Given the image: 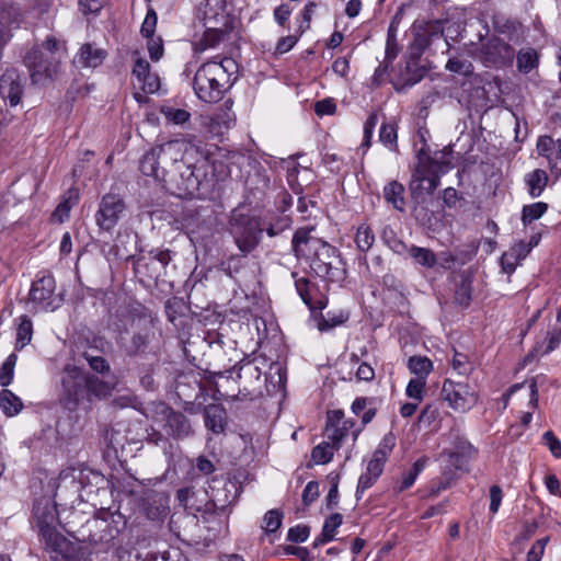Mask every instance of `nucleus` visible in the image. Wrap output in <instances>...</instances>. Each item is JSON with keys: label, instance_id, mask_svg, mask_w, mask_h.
I'll return each mask as SVG.
<instances>
[{"label": "nucleus", "instance_id": "38", "mask_svg": "<svg viewBox=\"0 0 561 561\" xmlns=\"http://www.w3.org/2000/svg\"><path fill=\"white\" fill-rule=\"evenodd\" d=\"M355 242L362 252H367L375 242L373 230L366 225L359 226L357 228Z\"/></svg>", "mask_w": 561, "mask_h": 561}, {"label": "nucleus", "instance_id": "50", "mask_svg": "<svg viewBox=\"0 0 561 561\" xmlns=\"http://www.w3.org/2000/svg\"><path fill=\"white\" fill-rule=\"evenodd\" d=\"M135 271L138 274H145L150 278H157L160 272L156 268V263H151L150 255L147 257H139L135 262Z\"/></svg>", "mask_w": 561, "mask_h": 561}, {"label": "nucleus", "instance_id": "15", "mask_svg": "<svg viewBox=\"0 0 561 561\" xmlns=\"http://www.w3.org/2000/svg\"><path fill=\"white\" fill-rule=\"evenodd\" d=\"M133 77L134 85L138 87L144 93H156L160 89V78L151 71L150 64L138 53L134 54Z\"/></svg>", "mask_w": 561, "mask_h": 561}, {"label": "nucleus", "instance_id": "49", "mask_svg": "<svg viewBox=\"0 0 561 561\" xmlns=\"http://www.w3.org/2000/svg\"><path fill=\"white\" fill-rule=\"evenodd\" d=\"M399 53V47L397 43V27L394 26V23L391 22L388 34H387V42H386V59L389 61L393 60Z\"/></svg>", "mask_w": 561, "mask_h": 561}, {"label": "nucleus", "instance_id": "22", "mask_svg": "<svg viewBox=\"0 0 561 561\" xmlns=\"http://www.w3.org/2000/svg\"><path fill=\"white\" fill-rule=\"evenodd\" d=\"M225 410L220 405H208L204 411L205 426L213 433L219 434L225 430Z\"/></svg>", "mask_w": 561, "mask_h": 561}, {"label": "nucleus", "instance_id": "42", "mask_svg": "<svg viewBox=\"0 0 561 561\" xmlns=\"http://www.w3.org/2000/svg\"><path fill=\"white\" fill-rule=\"evenodd\" d=\"M18 15V10L13 7H10L9 9H0V41L3 43L7 41V37L9 36L8 31L10 30L11 25L15 23V20H11L12 16Z\"/></svg>", "mask_w": 561, "mask_h": 561}, {"label": "nucleus", "instance_id": "12", "mask_svg": "<svg viewBox=\"0 0 561 561\" xmlns=\"http://www.w3.org/2000/svg\"><path fill=\"white\" fill-rule=\"evenodd\" d=\"M55 290L56 282L51 275L38 276L32 284L30 299L38 309L55 310L61 302Z\"/></svg>", "mask_w": 561, "mask_h": 561}, {"label": "nucleus", "instance_id": "18", "mask_svg": "<svg viewBox=\"0 0 561 561\" xmlns=\"http://www.w3.org/2000/svg\"><path fill=\"white\" fill-rule=\"evenodd\" d=\"M87 526L90 531L94 530L90 534V541L94 545L108 547L118 535L117 527L105 519H93Z\"/></svg>", "mask_w": 561, "mask_h": 561}, {"label": "nucleus", "instance_id": "35", "mask_svg": "<svg viewBox=\"0 0 561 561\" xmlns=\"http://www.w3.org/2000/svg\"><path fill=\"white\" fill-rule=\"evenodd\" d=\"M548 209V205L543 202H537L523 207L522 221L529 225L534 220L539 219Z\"/></svg>", "mask_w": 561, "mask_h": 561}, {"label": "nucleus", "instance_id": "14", "mask_svg": "<svg viewBox=\"0 0 561 561\" xmlns=\"http://www.w3.org/2000/svg\"><path fill=\"white\" fill-rule=\"evenodd\" d=\"M124 210L125 203L119 195H104L95 214L96 225L106 231L113 229L119 221Z\"/></svg>", "mask_w": 561, "mask_h": 561}, {"label": "nucleus", "instance_id": "58", "mask_svg": "<svg viewBox=\"0 0 561 561\" xmlns=\"http://www.w3.org/2000/svg\"><path fill=\"white\" fill-rule=\"evenodd\" d=\"M557 147V140H554L550 136H540L536 144V150L539 156L547 157L556 149Z\"/></svg>", "mask_w": 561, "mask_h": 561}, {"label": "nucleus", "instance_id": "59", "mask_svg": "<svg viewBox=\"0 0 561 561\" xmlns=\"http://www.w3.org/2000/svg\"><path fill=\"white\" fill-rule=\"evenodd\" d=\"M519 262L520 261L515 256L514 253H511V251L504 252L500 259L502 271L507 275H511L515 272Z\"/></svg>", "mask_w": 561, "mask_h": 561}, {"label": "nucleus", "instance_id": "55", "mask_svg": "<svg viewBox=\"0 0 561 561\" xmlns=\"http://www.w3.org/2000/svg\"><path fill=\"white\" fill-rule=\"evenodd\" d=\"M550 172L559 178L561 175V139L557 140L556 149L547 157Z\"/></svg>", "mask_w": 561, "mask_h": 561}, {"label": "nucleus", "instance_id": "29", "mask_svg": "<svg viewBox=\"0 0 561 561\" xmlns=\"http://www.w3.org/2000/svg\"><path fill=\"white\" fill-rule=\"evenodd\" d=\"M408 254L417 264H420L426 268H433L437 263L435 253L431 249H427V248L411 245L408 249Z\"/></svg>", "mask_w": 561, "mask_h": 561}, {"label": "nucleus", "instance_id": "54", "mask_svg": "<svg viewBox=\"0 0 561 561\" xmlns=\"http://www.w3.org/2000/svg\"><path fill=\"white\" fill-rule=\"evenodd\" d=\"M158 16L152 8H149L145 20L142 22L140 32L144 37L150 38L153 36L157 26Z\"/></svg>", "mask_w": 561, "mask_h": 561}, {"label": "nucleus", "instance_id": "4", "mask_svg": "<svg viewBox=\"0 0 561 561\" xmlns=\"http://www.w3.org/2000/svg\"><path fill=\"white\" fill-rule=\"evenodd\" d=\"M33 514L46 549L66 560H71L73 558L71 542L56 528L58 523L56 504L47 497L38 499L34 503Z\"/></svg>", "mask_w": 561, "mask_h": 561}, {"label": "nucleus", "instance_id": "19", "mask_svg": "<svg viewBox=\"0 0 561 561\" xmlns=\"http://www.w3.org/2000/svg\"><path fill=\"white\" fill-rule=\"evenodd\" d=\"M162 413L165 415V427L168 432L175 437L190 435L191 425L186 416L181 412H175L167 405H162Z\"/></svg>", "mask_w": 561, "mask_h": 561}, {"label": "nucleus", "instance_id": "60", "mask_svg": "<svg viewBox=\"0 0 561 561\" xmlns=\"http://www.w3.org/2000/svg\"><path fill=\"white\" fill-rule=\"evenodd\" d=\"M325 434L330 443L333 444V447L336 449L340 448L341 443L346 437V434L343 432V430H341L339 425L334 424L327 426Z\"/></svg>", "mask_w": 561, "mask_h": 561}, {"label": "nucleus", "instance_id": "61", "mask_svg": "<svg viewBox=\"0 0 561 561\" xmlns=\"http://www.w3.org/2000/svg\"><path fill=\"white\" fill-rule=\"evenodd\" d=\"M309 537V528L305 525L291 527L287 534V540L291 542H304Z\"/></svg>", "mask_w": 561, "mask_h": 561}, {"label": "nucleus", "instance_id": "44", "mask_svg": "<svg viewBox=\"0 0 561 561\" xmlns=\"http://www.w3.org/2000/svg\"><path fill=\"white\" fill-rule=\"evenodd\" d=\"M121 342L128 355H134L142 351L147 344V336L137 333L134 334L129 341H126L124 336H121Z\"/></svg>", "mask_w": 561, "mask_h": 561}, {"label": "nucleus", "instance_id": "43", "mask_svg": "<svg viewBox=\"0 0 561 561\" xmlns=\"http://www.w3.org/2000/svg\"><path fill=\"white\" fill-rule=\"evenodd\" d=\"M561 342V329H553L547 332V336L542 345L536 347L537 352H541L542 355L549 354L554 351Z\"/></svg>", "mask_w": 561, "mask_h": 561}, {"label": "nucleus", "instance_id": "6", "mask_svg": "<svg viewBox=\"0 0 561 561\" xmlns=\"http://www.w3.org/2000/svg\"><path fill=\"white\" fill-rule=\"evenodd\" d=\"M187 146L188 144L183 140H170L151 148L140 159V172L163 183L170 162L181 159L182 152L186 150Z\"/></svg>", "mask_w": 561, "mask_h": 561}, {"label": "nucleus", "instance_id": "51", "mask_svg": "<svg viewBox=\"0 0 561 561\" xmlns=\"http://www.w3.org/2000/svg\"><path fill=\"white\" fill-rule=\"evenodd\" d=\"M162 499L148 501L145 506L146 515L151 520H159L165 514V505L161 502Z\"/></svg>", "mask_w": 561, "mask_h": 561}, {"label": "nucleus", "instance_id": "8", "mask_svg": "<svg viewBox=\"0 0 561 561\" xmlns=\"http://www.w3.org/2000/svg\"><path fill=\"white\" fill-rule=\"evenodd\" d=\"M229 225L234 243L244 255L252 252L259 245L263 230L255 217L234 209Z\"/></svg>", "mask_w": 561, "mask_h": 561}, {"label": "nucleus", "instance_id": "36", "mask_svg": "<svg viewBox=\"0 0 561 561\" xmlns=\"http://www.w3.org/2000/svg\"><path fill=\"white\" fill-rule=\"evenodd\" d=\"M283 517V513L279 510L267 511L261 525L264 533L267 535L275 533L280 527Z\"/></svg>", "mask_w": 561, "mask_h": 561}, {"label": "nucleus", "instance_id": "45", "mask_svg": "<svg viewBox=\"0 0 561 561\" xmlns=\"http://www.w3.org/2000/svg\"><path fill=\"white\" fill-rule=\"evenodd\" d=\"M333 449L336 448L333 447V444H331L330 442L322 443L312 449L311 458L317 463H327L333 457Z\"/></svg>", "mask_w": 561, "mask_h": 561}, {"label": "nucleus", "instance_id": "26", "mask_svg": "<svg viewBox=\"0 0 561 561\" xmlns=\"http://www.w3.org/2000/svg\"><path fill=\"white\" fill-rule=\"evenodd\" d=\"M383 196L396 209H404V186L401 183L397 181L388 183L383 188Z\"/></svg>", "mask_w": 561, "mask_h": 561}, {"label": "nucleus", "instance_id": "34", "mask_svg": "<svg viewBox=\"0 0 561 561\" xmlns=\"http://www.w3.org/2000/svg\"><path fill=\"white\" fill-rule=\"evenodd\" d=\"M408 367L417 377L426 379L433 370V363L425 356H412L408 360Z\"/></svg>", "mask_w": 561, "mask_h": 561}, {"label": "nucleus", "instance_id": "7", "mask_svg": "<svg viewBox=\"0 0 561 561\" xmlns=\"http://www.w3.org/2000/svg\"><path fill=\"white\" fill-rule=\"evenodd\" d=\"M169 165L163 181L164 188L181 198L195 196L202 183V173L196 171L195 167L185 163L183 157L176 162H170Z\"/></svg>", "mask_w": 561, "mask_h": 561}, {"label": "nucleus", "instance_id": "10", "mask_svg": "<svg viewBox=\"0 0 561 561\" xmlns=\"http://www.w3.org/2000/svg\"><path fill=\"white\" fill-rule=\"evenodd\" d=\"M410 31L413 36L410 49L416 57H420L434 41L444 35L443 23L439 20L416 19Z\"/></svg>", "mask_w": 561, "mask_h": 561}, {"label": "nucleus", "instance_id": "24", "mask_svg": "<svg viewBox=\"0 0 561 561\" xmlns=\"http://www.w3.org/2000/svg\"><path fill=\"white\" fill-rule=\"evenodd\" d=\"M0 409L7 416H15L23 409V402L11 390L3 389L0 391Z\"/></svg>", "mask_w": 561, "mask_h": 561}, {"label": "nucleus", "instance_id": "40", "mask_svg": "<svg viewBox=\"0 0 561 561\" xmlns=\"http://www.w3.org/2000/svg\"><path fill=\"white\" fill-rule=\"evenodd\" d=\"M347 319L348 314L343 311L339 312L337 314H331L328 312L327 314H323L318 321V329L320 331H328L336 325L343 324Z\"/></svg>", "mask_w": 561, "mask_h": 561}, {"label": "nucleus", "instance_id": "52", "mask_svg": "<svg viewBox=\"0 0 561 561\" xmlns=\"http://www.w3.org/2000/svg\"><path fill=\"white\" fill-rule=\"evenodd\" d=\"M451 366L455 371L459 375H468L472 370V365L469 362L467 355L454 352V356L451 359Z\"/></svg>", "mask_w": 561, "mask_h": 561}, {"label": "nucleus", "instance_id": "47", "mask_svg": "<svg viewBox=\"0 0 561 561\" xmlns=\"http://www.w3.org/2000/svg\"><path fill=\"white\" fill-rule=\"evenodd\" d=\"M379 140L391 150L397 148V128L394 124H382Z\"/></svg>", "mask_w": 561, "mask_h": 561}, {"label": "nucleus", "instance_id": "32", "mask_svg": "<svg viewBox=\"0 0 561 561\" xmlns=\"http://www.w3.org/2000/svg\"><path fill=\"white\" fill-rule=\"evenodd\" d=\"M539 56L534 48L522 49L517 54V69L528 73L538 66Z\"/></svg>", "mask_w": 561, "mask_h": 561}, {"label": "nucleus", "instance_id": "13", "mask_svg": "<svg viewBox=\"0 0 561 561\" xmlns=\"http://www.w3.org/2000/svg\"><path fill=\"white\" fill-rule=\"evenodd\" d=\"M438 173L432 168H430L427 163L421 161L420 164L416 167L410 183L412 197L417 203H424L426 196L432 195L436 187L438 186Z\"/></svg>", "mask_w": 561, "mask_h": 561}, {"label": "nucleus", "instance_id": "20", "mask_svg": "<svg viewBox=\"0 0 561 561\" xmlns=\"http://www.w3.org/2000/svg\"><path fill=\"white\" fill-rule=\"evenodd\" d=\"M84 386V377L80 376L78 371H68L62 377V388L67 394V399L76 405L81 397Z\"/></svg>", "mask_w": 561, "mask_h": 561}, {"label": "nucleus", "instance_id": "57", "mask_svg": "<svg viewBox=\"0 0 561 561\" xmlns=\"http://www.w3.org/2000/svg\"><path fill=\"white\" fill-rule=\"evenodd\" d=\"M83 356L87 359V362L89 363V366L91 367L92 370H94L99 374H105V373L110 371V364L107 363V360L104 357L98 356V355H92L88 352H85L83 354Z\"/></svg>", "mask_w": 561, "mask_h": 561}, {"label": "nucleus", "instance_id": "64", "mask_svg": "<svg viewBox=\"0 0 561 561\" xmlns=\"http://www.w3.org/2000/svg\"><path fill=\"white\" fill-rule=\"evenodd\" d=\"M549 538L537 540L527 553V561H540Z\"/></svg>", "mask_w": 561, "mask_h": 561}, {"label": "nucleus", "instance_id": "16", "mask_svg": "<svg viewBox=\"0 0 561 561\" xmlns=\"http://www.w3.org/2000/svg\"><path fill=\"white\" fill-rule=\"evenodd\" d=\"M23 95L22 77L16 69H7L0 77V96L11 106L20 103Z\"/></svg>", "mask_w": 561, "mask_h": 561}, {"label": "nucleus", "instance_id": "62", "mask_svg": "<svg viewBox=\"0 0 561 561\" xmlns=\"http://www.w3.org/2000/svg\"><path fill=\"white\" fill-rule=\"evenodd\" d=\"M379 477L377 476H373V473L366 471L365 473H363L359 479H358V484H357V489H356V497L357 500H359L364 492L369 489L375 482L376 480L378 479Z\"/></svg>", "mask_w": 561, "mask_h": 561}, {"label": "nucleus", "instance_id": "63", "mask_svg": "<svg viewBox=\"0 0 561 561\" xmlns=\"http://www.w3.org/2000/svg\"><path fill=\"white\" fill-rule=\"evenodd\" d=\"M147 46H148V51H149L150 58L153 61H158L163 56V51H164L163 43L160 37H157V38L150 37Z\"/></svg>", "mask_w": 561, "mask_h": 561}, {"label": "nucleus", "instance_id": "27", "mask_svg": "<svg viewBox=\"0 0 561 561\" xmlns=\"http://www.w3.org/2000/svg\"><path fill=\"white\" fill-rule=\"evenodd\" d=\"M291 275L295 278V287H296V290H297L299 297L301 298V300L310 309H314L316 306L312 305V298H311V290L314 286L310 283V280L307 277H298L297 273H293ZM317 308L323 309L324 308L323 302L319 301Z\"/></svg>", "mask_w": 561, "mask_h": 561}, {"label": "nucleus", "instance_id": "11", "mask_svg": "<svg viewBox=\"0 0 561 561\" xmlns=\"http://www.w3.org/2000/svg\"><path fill=\"white\" fill-rule=\"evenodd\" d=\"M515 49L499 37H490L481 44L478 58L485 67L501 68L511 65Z\"/></svg>", "mask_w": 561, "mask_h": 561}, {"label": "nucleus", "instance_id": "21", "mask_svg": "<svg viewBox=\"0 0 561 561\" xmlns=\"http://www.w3.org/2000/svg\"><path fill=\"white\" fill-rule=\"evenodd\" d=\"M106 57V51L102 48H98L92 44H84L80 48L78 62L82 67L96 68L100 66Z\"/></svg>", "mask_w": 561, "mask_h": 561}, {"label": "nucleus", "instance_id": "9", "mask_svg": "<svg viewBox=\"0 0 561 561\" xmlns=\"http://www.w3.org/2000/svg\"><path fill=\"white\" fill-rule=\"evenodd\" d=\"M442 398L456 412L470 411L479 400L477 391L467 382L446 379L443 383Z\"/></svg>", "mask_w": 561, "mask_h": 561}, {"label": "nucleus", "instance_id": "17", "mask_svg": "<svg viewBox=\"0 0 561 561\" xmlns=\"http://www.w3.org/2000/svg\"><path fill=\"white\" fill-rule=\"evenodd\" d=\"M396 446V437L392 433L386 434L379 443L377 449L374 451L371 459L367 465L366 471L373 473V476L379 477L383 471L385 462L388 456Z\"/></svg>", "mask_w": 561, "mask_h": 561}, {"label": "nucleus", "instance_id": "31", "mask_svg": "<svg viewBox=\"0 0 561 561\" xmlns=\"http://www.w3.org/2000/svg\"><path fill=\"white\" fill-rule=\"evenodd\" d=\"M33 336V323L27 316L20 317V323L16 330L15 348L18 351L24 348L31 343Z\"/></svg>", "mask_w": 561, "mask_h": 561}, {"label": "nucleus", "instance_id": "39", "mask_svg": "<svg viewBox=\"0 0 561 561\" xmlns=\"http://www.w3.org/2000/svg\"><path fill=\"white\" fill-rule=\"evenodd\" d=\"M77 199V192H69V197L62 201L54 210L53 219L57 220L58 222L65 221L69 217L70 209Z\"/></svg>", "mask_w": 561, "mask_h": 561}, {"label": "nucleus", "instance_id": "37", "mask_svg": "<svg viewBox=\"0 0 561 561\" xmlns=\"http://www.w3.org/2000/svg\"><path fill=\"white\" fill-rule=\"evenodd\" d=\"M18 362V355L12 353L10 354L5 360L2 363L0 367V385L2 387H8L11 385L14 377V368Z\"/></svg>", "mask_w": 561, "mask_h": 561}, {"label": "nucleus", "instance_id": "3", "mask_svg": "<svg viewBox=\"0 0 561 561\" xmlns=\"http://www.w3.org/2000/svg\"><path fill=\"white\" fill-rule=\"evenodd\" d=\"M203 25L205 27L203 35L192 42L195 55L218 48L226 42L233 28V21L220 0H214V4L207 0L203 11Z\"/></svg>", "mask_w": 561, "mask_h": 561}, {"label": "nucleus", "instance_id": "23", "mask_svg": "<svg viewBox=\"0 0 561 561\" xmlns=\"http://www.w3.org/2000/svg\"><path fill=\"white\" fill-rule=\"evenodd\" d=\"M525 183L529 195L539 197L548 184V174L542 169H536L525 175Z\"/></svg>", "mask_w": 561, "mask_h": 561}, {"label": "nucleus", "instance_id": "25", "mask_svg": "<svg viewBox=\"0 0 561 561\" xmlns=\"http://www.w3.org/2000/svg\"><path fill=\"white\" fill-rule=\"evenodd\" d=\"M160 114L163 116L167 125L184 126L191 119L188 111L172 105H162Z\"/></svg>", "mask_w": 561, "mask_h": 561}, {"label": "nucleus", "instance_id": "56", "mask_svg": "<svg viewBox=\"0 0 561 561\" xmlns=\"http://www.w3.org/2000/svg\"><path fill=\"white\" fill-rule=\"evenodd\" d=\"M542 440L545 446L549 449L551 455L560 459L561 458V442L560 439L553 434L552 431H547L542 435Z\"/></svg>", "mask_w": 561, "mask_h": 561}, {"label": "nucleus", "instance_id": "2", "mask_svg": "<svg viewBox=\"0 0 561 561\" xmlns=\"http://www.w3.org/2000/svg\"><path fill=\"white\" fill-rule=\"evenodd\" d=\"M237 70V64L231 58L220 61L209 60L201 65L193 79L196 96L206 103H215L232 87L231 76Z\"/></svg>", "mask_w": 561, "mask_h": 561}, {"label": "nucleus", "instance_id": "5", "mask_svg": "<svg viewBox=\"0 0 561 561\" xmlns=\"http://www.w3.org/2000/svg\"><path fill=\"white\" fill-rule=\"evenodd\" d=\"M65 55L64 45L54 37H48L43 46L31 48L24 56L23 62L30 71L34 84H45L58 72L61 58Z\"/></svg>", "mask_w": 561, "mask_h": 561}, {"label": "nucleus", "instance_id": "41", "mask_svg": "<svg viewBox=\"0 0 561 561\" xmlns=\"http://www.w3.org/2000/svg\"><path fill=\"white\" fill-rule=\"evenodd\" d=\"M343 517L339 513L330 515L322 527V541H331L335 536L336 529L342 524Z\"/></svg>", "mask_w": 561, "mask_h": 561}, {"label": "nucleus", "instance_id": "33", "mask_svg": "<svg viewBox=\"0 0 561 561\" xmlns=\"http://www.w3.org/2000/svg\"><path fill=\"white\" fill-rule=\"evenodd\" d=\"M84 387L90 394L98 398H105L112 391V388L107 382L93 375L84 376Z\"/></svg>", "mask_w": 561, "mask_h": 561}, {"label": "nucleus", "instance_id": "46", "mask_svg": "<svg viewBox=\"0 0 561 561\" xmlns=\"http://www.w3.org/2000/svg\"><path fill=\"white\" fill-rule=\"evenodd\" d=\"M424 468V461L423 460H416L412 468L403 474V478L401 480V483L399 485V492H402L410 486H412L420 474V472Z\"/></svg>", "mask_w": 561, "mask_h": 561}, {"label": "nucleus", "instance_id": "30", "mask_svg": "<svg viewBox=\"0 0 561 561\" xmlns=\"http://www.w3.org/2000/svg\"><path fill=\"white\" fill-rule=\"evenodd\" d=\"M451 148L446 147L442 151L435 152L434 157L427 163L430 168L437 173H445L453 168Z\"/></svg>", "mask_w": 561, "mask_h": 561}, {"label": "nucleus", "instance_id": "28", "mask_svg": "<svg viewBox=\"0 0 561 561\" xmlns=\"http://www.w3.org/2000/svg\"><path fill=\"white\" fill-rule=\"evenodd\" d=\"M238 379L245 381H257L261 377V369L253 360L242 359L233 366Z\"/></svg>", "mask_w": 561, "mask_h": 561}, {"label": "nucleus", "instance_id": "1", "mask_svg": "<svg viewBox=\"0 0 561 561\" xmlns=\"http://www.w3.org/2000/svg\"><path fill=\"white\" fill-rule=\"evenodd\" d=\"M313 227L298 229L291 240L293 251L298 259L310 261V267L320 277L329 282H339L344 270L339 266L341 260L337 250L328 242L316 238Z\"/></svg>", "mask_w": 561, "mask_h": 561}, {"label": "nucleus", "instance_id": "48", "mask_svg": "<svg viewBox=\"0 0 561 561\" xmlns=\"http://www.w3.org/2000/svg\"><path fill=\"white\" fill-rule=\"evenodd\" d=\"M425 385L426 380L422 377L412 378L407 386V396L421 402L423 400Z\"/></svg>", "mask_w": 561, "mask_h": 561}, {"label": "nucleus", "instance_id": "53", "mask_svg": "<svg viewBox=\"0 0 561 561\" xmlns=\"http://www.w3.org/2000/svg\"><path fill=\"white\" fill-rule=\"evenodd\" d=\"M446 69L450 72L468 76L472 73V65L470 61L458 58H450L446 64Z\"/></svg>", "mask_w": 561, "mask_h": 561}]
</instances>
